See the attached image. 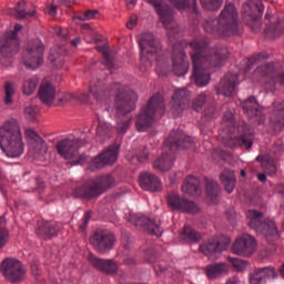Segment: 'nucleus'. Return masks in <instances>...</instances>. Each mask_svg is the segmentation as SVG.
Listing matches in <instances>:
<instances>
[{"mask_svg": "<svg viewBox=\"0 0 284 284\" xmlns=\"http://www.w3.org/2000/svg\"><path fill=\"white\" fill-rule=\"evenodd\" d=\"M191 59L193 63V79L197 88H205L210 83L209 68H221L227 59V48L209 49L207 41L194 40L190 43Z\"/></svg>", "mask_w": 284, "mask_h": 284, "instance_id": "f257e3e1", "label": "nucleus"}, {"mask_svg": "<svg viewBox=\"0 0 284 284\" xmlns=\"http://www.w3.org/2000/svg\"><path fill=\"white\" fill-rule=\"evenodd\" d=\"M190 148H194V140L191 136L182 130L172 131L164 142L161 156L153 161L154 170L170 172L174 168V161H176L174 152L176 150H190Z\"/></svg>", "mask_w": 284, "mask_h": 284, "instance_id": "f03ea898", "label": "nucleus"}, {"mask_svg": "<svg viewBox=\"0 0 284 284\" xmlns=\"http://www.w3.org/2000/svg\"><path fill=\"white\" fill-rule=\"evenodd\" d=\"M209 34L234 37L239 34V11L233 3L225 4L217 19H209L203 23Z\"/></svg>", "mask_w": 284, "mask_h": 284, "instance_id": "7ed1b4c3", "label": "nucleus"}, {"mask_svg": "<svg viewBox=\"0 0 284 284\" xmlns=\"http://www.w3.org/2000/svg\"><path fill=\"white\" fill-rule=\"evenodd\" d=\"M0 150L8 159H19L23 154L26 146L17 119L6 121L0 126Z\"/></svg>", "mask_w": 284, "mask_h": 284, "instance_id": "20e7f679", "label": "nucleus"}, {"mask_svg": "<svg viewBox=\"0 0 284 284\" xmlns=\"http://www.w3.org/2000/svg\"><path fill=\"white\" fill-rule=\"evenodd\" d=\"M116 186V179L112 174H102L95 180L83 183L72 190L73 199H83L84 201H92L99 199L101 194H105L108 190Z\"/></svg>", "mask_w": 284, "mask_h": 284, "instance_id": "39448f33", "label": "nucleus"}, {"mask_svg": "<svg viewBox=\"0 0 284 284\" xmlns=\"http://www.w3.org/2000/svg\"><path fill=\"white\" fill-rule=\"evenodd\" d=\"M163 114H165V100L163 97H161V94L151 97L136 119L135 126L138 132H146V130H150V126L154 125L156 116H163Z\"/></svg>", "mask_w": 284, "mask_h": 284, "instance_id": "423d86ee", "label": "nucleus"}, {"mask_svg": "<svg viewBox=\"0 0 284 284\" xmlns=\"http://www.w3.org/2000/svg\"><path fill=\"white\" fill-rule=\"evenodd\" d=\"M139 97L135 92H130V94L120 93L115 98V110H116V126L115 130L119 134H125L130 129V123H132V118H130V112L136 109V101Z\"/></svg>", "mask_w": 284, "mask_h": 284, "instance_id": "0eeeda50", "label": "nucleus"}, {"mask_svg": "<svg viewBox=\"0 0 284 284\" xmlns=\"http://www.w3.org/2000/svg\"><path fill=\"white\" fill-rule=\"evenodd\" d=\"M246 221L248 227L255 230L257 234H263L265 239H280L278 227H276V222L272 220L263 221V213L256 210L246 211Z\"/></svg>", "mask_w": 284, "mask_h": 284, "instance_id": "6e6552de", "label": "nucleus"}, {"mask_svg": "<svg viewBox=\"0 0 284 284\" xmlns=\"http://www.w3.org/2000/svg\"><path fill=\"white\" fill-rule=\"evenodd\" d=\"M125 88L121 85V83L116 82L112 85L105 88V82L103 80H92L89 85V94L92 97L97 103H105L110 97H114L116 94V98L122 94H130Z\"/></svg>", "mask_w": 284, "mask_h": 284, "instance_id": "1a4fd4ad", "label": "nucleus"}, {"mask_svg": "<svg viewBox=\"0 0 284 284\" xmlns=\"http://www.w3.org/2000/svg\"><path fill=\"white\" fill-rule=\"evenodd\" d=\"M43 52L45 47L39 39L30 40L23 54V64L29 70H37L43 65Z\"/></svg>", "mask_w": 284, "mask_h": 284, "instance_id": "9d476101", "label": "nucleus"}, {"mask_svg": "<svg viewBox=\"0 0 284 284\" xmlns=\"http://www.w3.org/2000/svg\"><path fill=\"white\" fill-rule=\"evenodd\" d=\"M0 272L10 283H21L26 278V268L21 261L7 257L0 267Z\"/></svg>", "mask_w": 284, "mask_h": 284, "instance_id": "9b49d317", "label": "nucleus"}, {"mask_svg": "<svg viewBox=\"0 0 284 284\" xmlns=\"http://www.w3.org/2000/svg\"><path fill=\"white\" fill-rule=\"evenodd\" d=\"M22 29L23 26L16 24L14 30L6 32L0 39V54L6 59H10L19 50V38L17 34Z\"/></svg>", "mask_w": 284, "mask_h": 284, "instance_id": "f8f14e48", "label": "nucleus"}, {"mask_svg": "<svg viewBox=\"0 0 284 284\" xmlns=\"http://www.w3.org/2000/svg\"><path fill=\"white\" fill-rule=\"evenodd\" d=\"M90 243L99 254H105L114 248L116 237L106 230H97L90 237Z\"/></svg>", "mask_w": 284, "mask_h": 284, "instance_id": "ddd939ff", "label": "nucleus"}, {"mask_svg": "<svg viewBox=\"0 0 284 284\" xmlns=\"http://www.w3.org/2000/svg\"><path fill=\"white\" fill-rule=\"evenodd\" d=\"M274 72H276L274 63L263 64L254 71V77H256V79H263L264 77L271 79V81L265 83L267 92H276V83L284 85V71L276 75H274Z\"/></svg>", "mask_w": 284, "mask_h": 284, "instance_id": "4468645a", "label": "nucleus"}, {"mask_svg": "<svg viewBox=\"0 0 284 284\" xmlns=\"http://www.w3.org/2000/svg\"><path fill=\"white\" fill-rule=\"evenodd\" d=\"M232 243V239L227 236H220L215 239H211L204 244L200 245V252L207 256L209 258H216V254H221V252H225L230 244Z\"/></svg>", "mask_w": 284, "mask_h": 284, "instance_id": "2eb2a0df", "label": "nucleus"}, {"mask_svg": "<svg viewBox=\"0 0 284 284\" xmlns=\"http://www.w3.org/2000/svg\"><path fill=\"white\" fill-rule=\"evenodd\" d=\"M87 143L88 142L85 140H81L79 138H75L73 140L64 139L58 141L55 149L58 154L61 155L62 159L70 161V159H74V156L79 154V149Z\"/></svg>", "mask_w": 284, "mask_h": 284, "instance_id": "dca6fc26", "label": "nucleus"}, {"mask_svg": "<svg viewBox=\"0 0 284 284\" xmlns=\"http://www.w3.org/2000/svg\"><path fill=\"white\" fill-rule=\"evenodd\" d=\"M257 242L254 236L244 234L235 240L232 246L233 254L250 257L256 252Z\"/></svg>", "mask_w": 284, "mask_h": 284, "instance_id": "f3484780", "label": "nucleus"}, {"mask_svg": "<svg viewBox=\"0 0 284 284\" xmlns=\"http://www.w3.org/2000/svg\"><path fill=\"white\" fill-rule=\"evenodd\" d=\"M150 6H153L161 23H163L166 30H170V26L174 23V9L163 0H144Z\"/></svg>", "mask_w": 284, "mask_h": 284, "instance_id": "a211bd4d", "label": "nucleus"}, {"mask_svg": "<svg viewBox=\"0 0 284 284\" xmlns=\"http://www.w3.org/2000/svg\"><path fill=\"white\" fill-rule=\"evenodd\" d=\"M172 63L173 72L176 77L187 74V71L190 70V62L187 61V55L181 44L173 45Z\"/></svg>", "mask_w": 284, "mask_h": 284, "instance_id": "6ab92c4d", "label": "nucleus"}, {"mask_svg": "<svg viewBox=\"0 0 284 284\" xmlns=\"http://www.w3.org/2000/svg\"><path fill=\"white\" fill-rule=\"evenodd\" d=\"M139 47L141 50L140 57L143 59V54H161L163 47L161 40L156 39L153 33H143L139 40Z\"/></svg>", "mask_w": 284, "mask_h": 284, "instance_id": "aec40b11", "label": "nucleus"}, {"mask_svg": "<svg viewBox=\"0 0 284 284\" xmlns=\"http://www.w3.org/2000/svg\"><path fill=\"white\" fill-rule=\"evenodd\" d=\"M169 207L172 210H180L181 212H186L187 214L199 213V206L193 201L183 199L176 193H170L168 195Z\"/></svg>", "mask_w": 284, "mask_h": 284, "instance_id": "412c9836", "label": "nucleus"}, {"mask_svg": "<svg viewBox=\"0 0 284 284\" xmlns=\"http://www.w3.org/2000/svg\"><path fill=\"white\" fill-rule=\"evenodd\" d=\"M129 222L135 227H145L146 232L152 236H161L163 234V230H161V225L156 224V222L145 217L141 214H131Z\"/></svg>", "mask_w": 284, "mask_h": 284, "instance_id": "4be33fe9", "label": "nucleus"}, {"mask_svg": "<svg viewBox=\"0 0 284 284\" xmlns=\"http://www.w3.org/2000/svg\"><path fill=\"white\" fill-rule=\"evenodd\" d=\"M190 104V92L185 89H180L174 92L171 101V113L173 116H181L183 111Z\"/></svg>", "mask_w": 284, "mask_h": 284, "instance_id": "5701e85b", "label": "nucleus"}, {"mask_svg": "<svg viewBox=\"0 0 284 284\" xmlns=\"http://www.w3.org/2000/svg\"><path fill=\"white\" fill-rule=\"evenodd\" d=\"M89 263L101 272L102 274H116L119 272V264L114 260H103L101 257H97L94 254L89 255Z\"/></svg>", "mask_w": 284, "mask_h": 284, "instance_id": "b1692460", "label": "nucleus"}, {"mask_svg": "<svg viewBox=\"0 0 284 284\" xmlns=\"http://www.w3.org/2000/svg\"><path fill=\"white\" fill-rule=\"evenodd\" d=\"M276 268L274 266L256 267L248 274L250 284H265L267 278H276Z\"/></svg>", "mask_w": 284, "mask_h": 284, "instance_id": "393cba45", "label": "nucleus"}, {"mask_svg": "<svg viewBox=\"0 0 284 284\" xmlns=\"http://www.w3.org/2000/svg\"><path fill=\"white\" fill-rule=\"evenodd\" d=\"M236 85H239V74L226 73L217 83L215 90L217 94H223V97H232Z\"/></svg>", "mask_w": 284, "mask_h": 284, "instance_id": "a878e982", "label": "nucleus"}, {"mask_svg": "<svg viewBox=\"0 0 284 284\" xmlns=\"http://www.w3.org/2000/svg\"><path fill=\"white\" fill-rule=\"evenodd\" d=\"M140 187L146 192H160L161 180L153 173L142 172L139 176Z\"/></svg>", "mask_w": 284, "mask_h": 284, "instance_id": "bb28decb", "label": "nucleus"}, {"mask_svg": "<svg viewBox=\"0 0 284 284\" xmlns=\"http://www.w3.org/2000/svg\"><path fill=\"white\" fill-rule=\"evenodd\" d=\"M271 108L270 123L275 130H280L281 132L284 129V102L274 101Z\"/></svg>", "mask_w": 284, "mask_h": 284, "instance_id": "cd10ccee", "label": "nucleus"}, {"mask_svg": "<svg viewBox=\"0 0 284 284\" xmlns=\"http://www.w3.org/2000/svg\"><path fill=\"white\" fill-rule=\"evenodd\" d=\"M222 143H224L225 148H245V150H252L254 136L252 134H244L240 138H223Z\"/></svg>", "mask_w": 284, "mask_h": 284, "instance_id": "c85d7f7f", "label": "nucleus"}, {"mask_svg": "<svg viewBox=\"0 0 284 284\" xmlns=\"http://www.w3.org/2000/svg\"><path fill=\"white\" fill-rule=\"evenodd\" d=\"M230 273V268L226 263H213L209 264L204 267V274L209 278V281H216V278H221V276H225V274Z\"/></svg>", "mask_w": 284, "mask_h": 284, "instance_id": "c756f323", "label": "nucleus"}, {"mask_svg": "<svg viewBox=\"0 0 284 284\" xmlns=\"http://www.w3.org/2000/svg\"><path fill=\"white\" fill-rule=\"evenodd\" d=\"M38 97L45 105H52L54 103V97H57V89L50 82L41 83Z\"/></svg>", "mask_w": 284, "mask_h": 284, "instance_id": "7c9ffc66", "label": "nucleus"}, {"mask_svg": "<svg viewBox=\"0 0 284 284\" xmlns=\"http://www.w3.org/2000/svg\"><path fill=\"white\" fill-rule=\"evenodd\" d=\"M241 105L244 114H246L248 119H256V116L263 114V109L258 105L255 97L247 98Z\"/></svg>", "mask_w": 284, "mask_h": 284, "instance_id": "2f4dec72", "label": "nucleus"}, {"mask_svg": "<svg viewBox=\"0 0 284 284\" xmlns=\"http://www.w3.org/2000/svg\"><path fill=\"white\" fill-rule=\"evenodd\" d=\"M37 236L42 241H50L58 236L59 234V224H52L50 222L42 223L36 231Z\"/></svg>", "mask_w": 284, "mask_h": 284, "instance_id": "473e14b6", "label": "nucleus"}, {"mask_svg": "<svg viewBox=\"0 0 284 284\" xmlns=\"http://www.w3.org/2000/svg\"><path fill=\"white\" fill-rule=\"evenodd\" d=\"M182 192L190 196H199L201 194V181L193 175L187 176L182 185Z\"/></svg>", "mask_w": 284, "mask_h": 284, "instance_id": "72a5a7b5", "label": "nucleus"}, {"mask_svg": "<svg viewBox=\"0 0 284 284\" xmlns=\"http://www.w3.org/2000/svg\"><path fill=\"white\" fill-rule=\"evenodd\" d=\"M41 78L39 75H27L22 80V92L26 97H32L34 92H37V88H39V83Z\"/></svg>", "mask_w": 284, "mask_h": 284, "instance_id": "f704fd0d", "label": "nucleus"}, {"mask_svg": "<svg viewBox=\"0 0 284 284\" xmlns=\"http://www.w3.org/2000/svg\"><path fill=\"white\" fill-rule=\"evenodd\" d=\"M220 181L223 183L224 190L227 194H232L234 192V187H236V174L234 171H230L227 169L222 171L220 174Z\"/></svg>", "mask_w": 284, "mask_h": 284, "instance_id": "c9c22d12", "label": "nucleus"}, {"mask_svg": "<svg viewBox=\"0 0 284 284\" xmlns=\"http://www.w3.org/2000/svg\"><path fill=\"white\" fill-rule=\"evenodd\" d=\"M16 12V18L21 20L34 17V14H37V9L32 4L28 6L26 1H21L17 3Z\"/></svg>", "mask_w": 284, "mask_h": 284, "instance_id": "e433bc0d", "label": "nucleus"}, {"mask_svg": "<svg viewBox=\"0 0 284 284\" xmlns=\"http://www.w3.org/2000/svg\"><path fill=\"white\" fill-rule=\"evenodd\" d=\"M181 239L185 241V243L196 244L203 239V235L192 226L185 225L181 233Z\"/></svg>", "mask_w": 284, "mask_h": 284, "instance_id": "4c0bfd02", "label": "nucleus"}, {"mask_svg": "<svg viewBox=\"0 0 284 284\" xmlns=\"http://www.w3.org/2000/svg\"><path fill=\"white\" fill-rule=\"evenodd\" d=\"M245 12L250 17H262L265 12V6L261 0H248L245 4Z\"/></svg>", "mask_w": 284, "mask_h": 284, "instance_id": "58836bf2", "label": "nucleus"}, {"mask_svg": "<svg viewBox=\"0 0 284 284\" xmlns=\"http://www.w3.org/2000/svg\"><path fill=\"white\" fill-rule=\"evenodd\" d=\"M112 138V126L108 122L99 121L97 128V139L100 143Z\"/></svg>", "mask_w": 284, "mask_h": 284, "instance_id": "ea45409f", "label": "nucleus"}, {"mask_svg": "<svg viewBox=\"0 0 284 284\" xmlns=\"http://www.w3.org/2000/svg\"><path fill=\"white\" fill-rule=\"evenodd\" d=\"M221 192V186L214 180H206V196L211 199L212 203H219V194Z\"/></svg>", "mask_w": 284, "mask_h": 284, "instance_id": "a19ab883", "label": "nucleus"}, {"mask_svg": "<svg viewBox=\"0 0 284 284\" xmlns=\"http://www.w3.org/2000/svg\"><path fill=\"white\" fill-rule=\"evenodd\" d=\"M68 52L65 49H59V51L53 50L49 54V61L51 64L54 65V68H63V63H65V55Z\"/></svg>", "mask_w": 284, "mask_h": 284, "instance_id": "79ce46f5", "label": "nucleus"}, {"mask_svg": "<svg viewBox=\"0 0 284 284\" xmlns=\"http://www.w3.org/2000/svg\"><path fill=\"white\" fill-rule=\"evenodd\" d=\"M102 160H104L105 165H112L116 163V159H119V146H110L104 152L100 153Z\"/></svg>", "mask_w": 284, "mask_h": 284, "instance_id": "37998d69", "label": "nucleus"}, {"mask_svg": "<svg viewBox=\"0 0 284 284\" xmlns=\"http://www.w3.org/2000/svg\"><path fill=\"white\" fill-rule=\"evenodd\" d=\"M95 50L100 52L104 59L103 65H106L109 70H114V60L110 57V52L108 51V47L105 45H98Z\"/></svg>", "mask_w": 284, "mask_h": 284, "instance_id": "c03bdc74", "label": "nucleus"}, {"mask_svg": "<svg viewBox=\"0 0 284 284\" xmlns=\"http://www.w3.org/2000/svg\"><path fill=\"white\" fill-rule=\"evenodd\" d=\"M200 3L204 10L214 12L216 10H221L223 0H200Z\"/></svg>", "mask_w": 284, "mask_h": 284, "instance_id": "a18cd8bd", "label": "nucleus"}, {"mask_svg": "<svg viewBox=\"0 0 284 284\" xmlns=\"http://www.w3.org/2000/svg\"><path fill=\"white\" fill-rule=\"evenodd\" d=\"M30 150L36 154H45L48 152V144H45L43 138H40L36 142H30Z\"/></svg>", "mask_w": 284, "mask_h": 284, "instance_id": "49530a36", "label": "nucleus"}, {"mask_svg": "<svg viewBox=\"0 0 284 284\" xmlns=\"http://www.w3.org/2000/svg\"><path fill=\"white\" fill-rule=\"evenodd\" d=\"M4 93L6 105H12V97H14V82L7 81L4 83Z\"/></svg>", "mask_w": 284, "mask_h": 284, "instance_id": "de8ad7c7", "label": "nucleus"}, {"mask_svg": "<svg viewBox=\"0 0 284 284\" xmlns=\"http://www.w3.org/2000/svg\"><path fill=\"white\" fill-rule=\"evenodd\" d=\"M207 101V95L205 93H200L193 101H192V108L195 112H200V110H203L205 103Z\"/></svg>", "mask_w": 284, "mask_h": 284, "instance_id": "09e8293b", "label": "nucleus"}, {"mask_svg": "<svg viewBox=\"0 0 284 284\" xmlns=\"http://www.w3.org/2000/svg\"><path fill=\"white\" fill-rule=\"evenodd\" d=\"M105 160L103 159V156L101 155V153L99 155H97L95 158H93L89 164V170H92V172L97 171V170H102V168H105Z\"/></svg>", "mask_w": 284, "mask_h": 284, "instance_id": "8fccbe9b", "label": "nucleus"}, {"mask_svg": "<svg viewBox=\"0 0 284 284\" xmlns=\"http://www.w3.org/2000/svg\"><path fill=\"white\" fill-rule=\"evenodd\" d=\"M169 3L175 8V10H187L192 6L191 0H169Z\"/></svg>", "mask_w": 284, "mask_h": 284, "instance_id": "3c124183", "label": "nucleus"}, {"mask_svg": "<svg viewBox=\"0 0 284 284\" xmlns=\"http://www.w3.org/2000/svg\"><path fill=\"white\" fill-rule=\"evenodd\" d=\"M229 263L236 270V272H243L245 270V266L247 265V262L239 260L236 257H227Z\"/></svg>", "mask_w": 284, "mask_h": 284, "instance_id": "603ef678", "label": "nucleus"}, {"mask_svg": "<svg viewBox=\"0 0 284 284\" xmlns=\"http://www.w3.org/2000/svg\"><path fill=\"white\" fill-rule=\"evenodd\" d=\"M39 114V108L29 105L24 108V116L28 121H34Z\"/></svg>", "mask_w": 284, "mask_h": 284, "instance_id": "864d4df0", "label": "nucleus"}, {"mask_svg": "<svg viewBox=\"0 0 284 284\" xmlns=\"http://www.w3.org/2000/svg\"><path fill=\"white\" fill-rule=\"evenodd\" d=\"M84 39L87 43H101L103 41L101 36H99V33L94 30L87 32Z\"/></svg>", "mask_w": 284, "mask_h": 284, "instance_id": "5fc2aeb1", "label": "nucleus"}, {"mask_svg": "<svg viewBox=\"0 0 284 284\" xmlns=\"http://www.w3.org/2000/svg\"><path fill=\"white\" fill-rule=\"evenodd\" d=\"M99 17V10H88L82 14L78 16L79 21H90V19H97Z\"/></svg>", "mask_w": 284, "mask_h": 284, "instance_id": "6e6d98bb", "label": "nucleus"}, {"mask_svg": "<svg viewBox=\"0 0 284 284\" xmlns=\"http://www.w3.org/2000/svg\"><path fill=\"white\" fill-rule=\"evenodd\" d=\"M24 135L29 139V143H34L36 141H41V136L33 129H27Z\"/></svg>", "mask_w": 284, "mask_h": 284, "instance_id": "4d7b16f0", "label": "nucleus"}, {"mask_svg": "<svg viewBox=\"0 0 284 284\" xmlns=\"http://www.w3.org/2000/svg\"><path fill=\"white\" fill-rule=\"evenodd\" d=\"M9 237H10V234L8 233V229L0 227V248L6 247V244L8 243Z\"/></svg>", "mask_w": 284, "mask_h": 284, "instance_id": "13d9d810", "label": "nucleus"}, {"mask_svg": "<svg viewBox=\"0 0 284 284\" xmlns=\"http://www.w3.org/2000/svg\"><path fill=\"white\" fill-rule=\"evenodd\" d=\"M252 32H261V21L258 17H254L253 20L248 23Z\"/></svg>", "mask_w": 284, "mask_h": 284, "instance_id": "bf43d9fd", "label": "nucleus"}, {"mask_svg": "<svg viewBox=\"0 0 284 284\" xmlns=\"http://www.w3.org/2000/svg\"><path fill=\"white\" fill-rule=\"evenodd\" d=\"M92 219V212H87L82 219V223L80 224L81 232L85 231V227H88V223H90V220Z\"/></svg>", "mask_w": 284, "mask_h": 284, "instance_id": "052dcab7", "label": "nucleus"}, {"mask_svg": "<svg viewBox=\"0 0 284 284\" xmlns=\"http://www.w3.org/2000/svg\"><path fill=\"white\" fill-rule=\"evenodd\" d=\"M150 159V149L144 148L142 152L138 155L139 163H145Z\"/></svg>", "mask_w": 284, "mask_h": 284, "instance_id": "680f3d73", "label": "nucleus"}, {"mask_svg": "<svg viewBox=\"0 0 284 284\" xmlns=\"http://www.w3.org/2000/svg\"><path fill=\"white\" fill-rule=\"evenodd\" d=\"M145 258H146L148 263H154V261H156V255L154 254V251H152V250L146 251Z\"/></svg>", "mask_w": 284, "mask_h": 284, "instance_id": "e2e57ef3", "label": "nucleus"}, {"mask_svg": "<svg viewBox=\"0 0 284 284\" xmlns=\"http://www.w3.org/2000/svg\"><path fill=\"white\" fill-rule=\"evenodd\" d=\"M205 116H207L209 119H214V114H216V108L211 106L205 109Z\"/></svg>", "mask_w": 284, "mask_h": 284, "instance_id": "0e129e2a", "label": "nucleus"}, {"mask_svg": "<svg viewBox=\"0 0 284 284\" xmlns=\"http://www.w3.org/2000/svg\"><path fill=\"white\" fill-rule=\"evenodd\" d=\"M263 58H264L263 53H258V54H256V55H254V57H251V58L248 59V63H251L252 65H254V63H258V61H261V59H263Z\"/></svg>", "mask_w": 284, "mask_h": 284, "instance_id": "69168bd1", "label": "nucleus"}, {"mask_svg": "<svg viewBox=\"0 0 284 284\" xmlns=\"http://www.w3.org/2000/svg\"><path fill=\"white\" fill-rule=\"evenodd\" d=\"M136 26V16L131 17V19L126 22V28L129 30H134V27Z\"/></svg>", "mask_w": 284, "mask_h": 284, "instance_id": "338daca9", "label": "nucleus"}, {"mask_svg": "<svg viewBox=\"0 0 284 284\" xmlns=\"http://www.w3.org/2000/svg\"><path fill=\"white\" fill-rule=\"evenodd\" d=\"M156 72L158 74H168V65L162 68L161 62L158 60Z\"/></svg>", "mask_w": 284, "mask_h": 284, "instance_id": "774afa93", "label": "nucleus"}]
</instances>
